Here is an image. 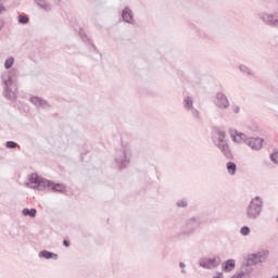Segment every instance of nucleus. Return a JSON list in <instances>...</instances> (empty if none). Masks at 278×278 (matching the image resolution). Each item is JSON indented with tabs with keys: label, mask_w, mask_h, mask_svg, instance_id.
Masks as SVG:
<instances>
[{
	"label": "nucleus",
	"mask_w": 278,
	"mask_h": 278,
	"mask_svg": "<svg viewBox=\"0 0 278 278\" xmlns=\"http://www.w3.org/2000/svg\"><path fill=\"white\" fill-rule=\"evenodd\" d=\"M179 268H181V273H182V275H186V269H184V268H186V263H184V262H180L179 263Z\"/></svg>",
	"instance_id": "32"
},
{
	"label": "nucleus",
	"mask_w": 278,
	"mask_h": 278,
	"mask_svg": "<svg viewBox=\"0 0 278 278\" xmlns=\"http://www.w3.org/2000/svg\"><path fill=\"white\" fill-rule=\"evenodd\" d=\"M269 159L273 164H278V149H274V151L269 154Z\"/></svg>",
	"instance_id": "26"
},
{
	"label": "nucleus",
	"mask_w": 278,
	"mask_h": 278,
	"mask_svg": "<svg viewBox=\"0 0 278 278\" xmlns=\"http://www.w3.org/2000/svg\"><path fill=\"white\" fill-rule=\"evenodd\" d=\"M203 224V217L201 215L192 216L185 220V224L181 226V230L178 233L179 238H190L199 227Z\"/></svg>",
	"instance_id": "3"
},
{
	"label": "nucleus",
	"mask_w": 278,
	"mask_h": 278,
	"mask_svg": "<svg viewBox=\"0 0 278 278\" xmlns=\"http://www.w3.org/2000/svg\"><path fill=\"white\" fill-rule=\"evenodd\" d=\"M61 2H62V0H54V3H55L56 5H60Z\"/></svg>",
	"instance_id": "38"
},
{
	"label": "nucleus",
	"mask_w": 278,
	"mask_h": 278,
	"mask_svg": "<svg viewBox=\"0 0 278 278\" xmlns=\"http://www.w3.org/2000/svg\"><path fill=\"white\" fill-rule=\"evenodd\" d=\"M239 71L249 76L253 75V72L247 65H240Z\"/></svg>",
	"instance_id": "29"
},
{
	"label": "nucleus",
	"mask_w": 278,
	"mask_h": 278,
	"mask_svg": "<svg viewBox=\"0 0 278 278\" xmlns=\"http://www.w3.org/2000/svg\"><path fill=\"white\" fill-rule=\"evenodd\" d=\"M215 105L218 108V110H227L229 109V98H227V94L223 93L222 91H218L215 94Z\"/></svg>",
	"instance_id": "11"
},
{
	"label": "nucleus",
	"mask_w": 278,
	"mask_h": 278,
	"mask_svg": "<svg viewBox=\"0 0 278 278\" xmlns=\"http://www.w3.org/2000/svg\"><path fill=\"white\" fill-rule=\"evenodd\" d=\"M3 1H8V0H0V14H3V12H5V7L1 4V2Z\"/></svg>",
	"instance_id": "34"
},
{
	"label": "nucleus",
	"mask_w": 278,
	"mask_h": 278,
	"mask_svg": "<svg viewBox=\"0 0 278 278\" xmlns=\"http://www.w3.org/2000/svg\"><path fill=\"white\" fill-rule=\"evenodd\" d=\"M131 162V148L127 143H122V150L115 156V164L118 170L127 168Z\"/></svg>",
	"instance_id": "6"
},
{
	"label": "nucleus",
	"mask_w": 278,
	"mask_h": 278,
	"mask_svg": "<svg viewBox=\"0 0 278 278\" xmlns=\"http://www.w3.org/2000/svg\"><path fill=\"white\" fill-rule=\"evenodd\" d=\"M236 268V260L228 258L222 263V270L224 273H231Z\"/></svg>",
	"instance_id": "15"
},
{
	"label": "nucleus",
	"mask_w": 278,
	"mask_h": 278,
	"mask_svg": "<svg viewBox=\"0 0 278 278\" xmlns=\"http://www.w3.org/2000/svg\"><path fill=\"white\" fill-rule=\"evenodd\" d=\"M17 23L20 25H29V15L21 13L17 15Z\"/></svg>",
	"instance_id": "23"
},
{
	"label": "nucleus",
	"mask_w": 278,
	"mask_h": 278,
	"mask_svg": "<svg viewBox=\"0 0 278 278\" xmlns=\"http://www.w3.org/2000/svg\"><path fill=\"white\" fill-rule=\"evenodd\" d=\"M218 138L213 140L214 146L219 149L220 153L226 157V160H233V152L227 143V132L225 130H216Z\"/></svg>",
	"instance_id": "5"
},
{
	"label": "nucleus",
	"mask_w": 278,
	"mask_h": 278,
	"mask_svg": "<svg viewBox=\"0 0 278 278\" xmlns=\"http://www.w3.org/2000/svg\"><path fill=\"white\" fill-rule=\"evenodd\" d=\"M176 206L179 210H186V207H188V199L187 198H182L176 201Z\"/></svg>",
	"instance_id": "24"
},
{
	"label": "nucleus",
	"mask_w": 278,
	"mask_h": 278,
	"mask_svg": "<svg viewBox=\"0 0 278 278\" xmlns=\"http://www.w3.org/2000/svg\"><path fill=\"white\" fill-rule=\"evenodd\" d=\"M79 37L81 38L83 42H87V45L91 47L92 51H97V46H94V43L92 42V39H90L81 28L79 30Z\"/></svg>",
	"instance_id": "18"
},
{
	"label": "nucleus",
	"mask_w": 278,
	"mask_h": 278,
	"mask_svg": "<svg viewBox=\"0 0 278 278\" xmlns=\"http://www.w3.org/2000/svg\"><path fill=\"white\" fill-rule=\"evenodd\" d=\"M122 18L124 23H128V25H134L136 23V20H134V12L129 7H126L122 11Z\"/></svg>",
	"instance_id": "14"
},
{
	"label": "nucleus",
	"mask_w": 278,
	"mask_h": 278,
	"mask_svg": "<svg viewBox=\"0 0 278 278\" xmlns=\"http://www.w3.org/2000/svg\"><path fill=\"white\" fill-rule=\"evenodd\" d=\"M268 255H270V252H268V250H261L256 253H250L243 262V266L245 268H249L251 266H257V264L266 262V260H268Z\"/></svg>",
	"instance_id": "7"
},
{
	"label": "nucleus",
	"mask_w": 278,
	"mask_h": 278,
	"mask_svg": "<svg viewBox=\"0 0 278 278\" xmlns=\"http://www.w3.org/2000/svg\"><path fill=\"white\" fill-rule=\"evenodd\" d=\"M226 169L228 175H236V173H238V165L236 164V162L233 161H229L226 163Z\"/></svg>",
	"instance_id": "20"
},
{
	"label": "nucleus",
	"mask_w": 278,
	"mask_h": 278,
	"mask_svg": "<svg viewBox=\"0 0 278 278\" xmlns=\"http://www.w3.org/2000/svg\"><path fill=\"white\" fill-rule=\"evenodd\" d=\"M22 214L24 216H28L29 218H36V216L38 214V211L36 208L25 207V208L22 210Z\"/></svg>",
	"instance_id": "22"
},
{
	"label": "nucleus",
	"mask_w": 278,
	"mask_h": 278,
	"mask_svg": "<svg viewBox=\"0 0 278 278\" xmlns=\"http://www.w3.org/2000/svg\"><path fill=\"white\" fill-rule=\"evenodd\" d=\"M190 112H191L193 118H197V119L199 121L200 114H201V113L199 112V110L192 108V109H190Z\"/></svg>",
	"instance_id": "30"
},
{
	"label": "nucleus",
	"mask_w": 278,
	"mask_h": 278,
	"mask_svg": "<svg viewBox=\"0 0 278 278\" xmlns=\"http://www.w3.org/2000/svg\"><path fill=\"white\" fill-rule=\"evenodd\" d=\"M262 212H264V200L262 197L256 195L250 201L245 211V216L249 220H257V218L262 216Z\"/></svg>",
	"instance_id": "4"
},
{
	"label": "nucleus",
	"mask_w": 278,
	"mask_h": 278,
	"mask_svg": "<svg viewBox=\"0 0 278 278\" xmlns=\"http://www.w3.org/2000/svg\"><path fill=\"white\" fill-rule=\"evenodd\" d=\"M34 2L40 10H43V12H51V10H53V7L47 2V0H34Z\"/></svg>",
	"instance_id": "17"
},
{
	"label": "nucleus",
	"mask_w": 278,
	"mask_h": 278,
	"mask_svg": "<svg viewBox=\"0 0 278 278\" xmlns=\"http://www.w3.org/2000/svg\"><path fill=\"white\" fill-rule=\"evenodd\" d=\"M220 256L202 257L199 260V266L205 270H214V268H218V266H220Z\"/></svg>",
	"instance_id": "8"
},
{
	"label": "nucleus",
	"mask_w": 278,
	"mask_h": 278,
	"mask_svg": "<svg viewBox=\"0 0 278 278\" xmlns=\"http://www.w3.org/2000/svg\"><path fill=\"white\" fill-rule=\"evenodd\" d=\"M213 278H225V275L223 274V271H217Z\"/></svg>",
	"instance_id": "37"
},
{
	"label": "nucleus",
	"mask_w": 278,
	"mask_h": 278,
	"mask_svg": "<svg viewBox=\"0 0 278 278\" xmlns=\"http://www.w3.org/2000/svg\"><path fill=\"white\" fill-rule=\"evenodd\" d=\"M258 18H261V21H263L265 25H268V27H275L276 29H278L277 14L262 12L258 14Z\"/></svg>",
	"instance_id": "10"
},
{
	"label": "nucleus",
	"mask_w": 278,
	"mask_h": 278,
	"mask_svg": "<svg viewBox=\"0 0 278 278\" xmlns=\"http://www.w3.org/2000/svg\"><path fill=\"white\" fill-rule=\"evenodd\" d=\"M12 66H14V56H9L5 61H4V68L7 71H10V68H12Z\"/></svg>",
	"instance_id": "25"
},
{
	"label": "nucleus",
	"mask_w": 278,
	"mask_h": 278,
	"mask_svg": "<svg viewBox=\"0 0 278 278\" xmlns=\"http://www.w3.org/2000/svg\"><path fill=\"white\" fill-rule=\"evenodd\" d=\"M240 233L241 236H244V237L251 236V228L249 226H242L240 228Z\"/></svg>",
	"instance_id": "28"
},
{
	"label": "nucleus",
	"mask_w": 278,
	"mask_h": 278,
	"mask_svg": "<svg viewBox=\"0 0 278 278\" xmlns=\"http://www.w3.org/2000/svg\"><path fill=\"white\" fill-rule=\"evenodd\" d=\"M25 186L40 192H45V190H51V192H58L59 194L66 192V185L49 180L36 173L28 175V182H25Z\"/></svg>",
	"instance_id": "1"
},
{
	"label": "nucleus",
	"mask_w": 278,
	"mask_h": 278,
	"mask_svg": "<svg viewBox=\"0 0 278 278\" xmlns=\"http://www.w3.org/2000/svg\"><path fill=\"white\" fill-rule=\"evenodd\" d=\"M189 29H191V31H194V34H197L200 38H210L207 34L203 33V30H201V28L195 26L193 23L189 24Z\"/></svg>",
	"instance_id": "21"
},
{
	"label": "nucleus",
	"mask_w": 278,
	"mask_h": 278,
	"mask_svg": "<svg viewBox=\"0 0 278 278\" xmlns=\"http://www.w3.org/2000/svg\"><path fill=\"white\" fill-rule=\"evenodd\" d=\"M182 105L187 112H190V110L194 108V100L192 99V97L187 96L184 98Z\"/></svg>",
	"instance_id": "19"
},
{
	"label": "nucleus",
	"mask_w": 278,
	"mask_h": 278,
	"mask_svg": "<svg viewBox=\"0 0 278 278\" xmlns=\"http://www.w3.org/2000/svg\"><path fill=\"white\" fill-rule=\"evenodd\" d=\"M1 79L4 86L5 99H8L9 101H14L16 99V93H14L12 89L16 88V70H12L2 74Z\"/></svg>",
	"instance_id": "2"
},
{
	"label": "nucleus",
	"mask_w": 278,
	"mask_h": 278,
	"mask_svg": "<svg viewBox=\"0 0 278 278\" xmlns=\"http://www.w3.org/2000/svg\"><path fill=\"white\" fill-rule=\"evenodd\" d=\"M4 147H5V149H16L17 147H18V149H21V146H18L16 143V141H7L4 143Z\"/></svg>",
	"instance_id": "27"
},
{
	"label": "nucleus",
	"mask_w": 278,
	"mask_h": 278,
	"mask_svg": "<svg viewBox=\"0 0 278 278\" xmlns=\"http://www.w3.org/2000/svg\"><path fill=\"white\" fill-rule=\"evenodd\" d=\"M242 266H243L242 268H244V270H243L244 277L251 275V270H249V268L244 267V263L242 264Z\"/></svg>",
	"instance_id": "33"
},
{
	"label": "nucleus",
	"mask_w": 278,
	"mask_h": 278,
	"mask_svg": "<svg viewBox=\"0 0 278 278\" xmlns=\"http://www.w3.org/2000/svg\"><path fill=\"white\" fill-rule=\"evenodd\" d=\"M38 257H40L41 260H58L59 258L56 253L51 252L49 250H41L38 254Z\"/></svg>",
	"instance_id": "16"
},
{
	"label": "nucleus",
	"mask_w": 278,
	"mask_h": 278,
	"mask_svg": "<svg viewBox=\"0 0 278 278\" xmlns=\"http://www.w3.org/2000/svg\"><path fill=\"white\" fill-rule=\"evenodd\" d=\"M245 144L252 149V151H260L264 147V138L249 137L245 139Z\"/></svg>",
	"instance_id": "12"
},
{
	"label": "nucleus",
	"mask_w": 278,
	"mask_h": 278,
	"mask_svg": "<svg viewBox=\"0 0 278 278\" xmlns=\"http://www.w3.org/2000/svg\"><path fill=\"white\" fill-rule=\"evenodd\" d=\"M229 134L232 142H236L237 144H240L241 142H244V144H247V140H249V137L236 129H230Z\"/></svg>",
	"instance_id": "13"
},
{
	"label": "nucleus",
	"mask_w": 278,
	"mask_h": 278,
	"mask_svg": "<svg viewBox=\"0 0 278 278\" xmlns=\"http://www.w3.org/2000/svg\"><path fill=\"white\" fill-rule=\"evenodd\" d=\"M63 247H65L66 249H68V247H71V241L65 239L63 240Z\"/></svg>",
	"instance_id": "36"
},
{
	"label": "nucleus",
	"mask_w": 278,
	"mask_h": 278,
	"mask_svg": "<svg viewBox=\"0 0 278 278\" xmlns=\"http://www.w3.org/2000/svg\"><path fill=\"white\" fill-rule=\"evenodd\" d=\"M236 278H243L244 277V269H241L233 274Z\"/></svg>",
	"instance_id": "31"
},
{
	"label": "nucleus",
	"mask_w": 278,
	"mask_h": 278,
	"mask_svg": "<svg viewBox=\"0 0 278 278\" xmlns=\"http://www.w3.org/2000/svg\"><path fill=\"white\" fill-rule=\"evenodd\" d=\"M3 29V21L0 20V30Z\"/></svg>",
	"instance_id": "39"
},
{
	"label": "nucleus",
	"mask_w": 278,
	"mask_h": 278,
	"mask_svg": "<svg viewBox=\"0 0 278 278\" xmlns=\"http://www.w3.org/2000/svg\"><path fill=\"white\" fill-rule=\"evenodd\" d=\"M29 101L33 103V105H35L37 110H53V105H51V103H49V101L45 100L42 97L31 96Z\"/></svg>",
	"instance_id": "9"
},
{
	"label": "nucleus",
	"mask_w": 278,
	"mask_h": 278,
	"mask_svg": "<svg viewBox=\"0 0 278 278\" xmlns=\"http://www.w3.org/2000/svg\"><path fill=\"white\" fill-rule=\"evenodd\" d=\"M232 111H233L235 114H240V106L233 105Z\"/></svg>",
	"instance_id": "35"
}]
</instances>
